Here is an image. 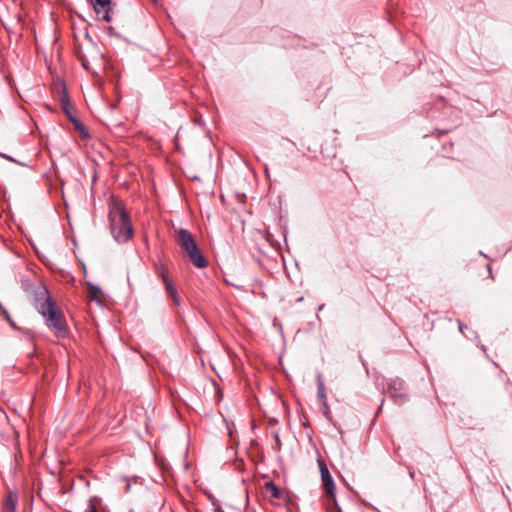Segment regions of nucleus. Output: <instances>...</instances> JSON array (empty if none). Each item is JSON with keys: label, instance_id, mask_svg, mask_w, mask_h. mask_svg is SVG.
<instances>
[{"label": "nucleus", "instance_id": "nucleus-14", "mask_svg": "<svg viewBox=\"0 0 512 512\" xmlns=\"http://www.w3.org/2000/svg\"><path fill=\"white\" fill-rule=\"evenodd\" d=\"M329 500L333 503V507L329 508V512H342L341 508L338 506L336 499L329 498Z\"/></svg>", "mask_w": 512, "mask_h": 512}, {"label": "nucleus", "instance_id": "nucleus-17", "mask_svg": "<svg viewBox=\"0 0 512 512\" xmlns=\"http://www.w3.org/2000/svg\"><path fill=\"white\" fill-rule=\"evenodd\" d=\"M466 328H467L466 325H464L463 323L459 322V330H460V332H463V330L466 329Z\"/></svg>", "mask_w": 512, "mask_h": 512}, {"label": "nucleus", "instance_id": "nucleus-21", "mask_svg": "<svg viewBox=\"0 0 512 512\" xmlns=\"http://www.w3.org/2000/svg\"><path fill=\"white\" fill-rule=\"evenodd\" d=\"M410 476L413 478L414 477V471H410Z\"/></svg>", "mask_w": 512, "mask_h": 512}, {"label": "nucleus", "instance_id": "nucleus-16", "mask_svg": "<svg viewBox=\"0 0 512 512\" xmlns=\"http://www.w3.org/2000/svg\"><path fill=\"white\" fill-rule=\"evenodd\" d=\"M0 156H1V157H3V158H5V159H7V160H9V161H12V162H14V161H15L12 157H10V156H8V155H5V154L0 153Z\"/></svg>", "mask_w": 512, "mask_h": 512}, {"label": "nucleus", "instance_id": "nucleus-5", "mask_svg": "<svg viewBox=\"0 0 512 512\" xmlns=\"http://www.w3.org/2000/svg\"><path fill=\"white\" fill-rule=\"evenodd\" d=\"M318 465L321 474L322 485L324 488V492L328 498H333L335 496V483L333 478L329 472V469L326 463L322 459H318Z\"/></svg>", "mask_w": 512, "mask_h": 512}, {"label": "nucleus", "instance_id": "nucleus-11", "mask_svg": "<svg viewBox=\"0 0 512 512\" xmlns=\"http://www.w3.org/2000/svg\"><path fill=\"white\" fill-rule=\"evenodd\" d=\"M95 500V497L89 499L86 512H97Z\"/></svg>", "mask_w": 512, "mask_h": 512}, {"label": "nucleus", "instance_id": "nucleus-10", "mask_svg": "<svg viewBox=\"0 0 512 512\" xmlns=\"http://www.w3.org/2000/svg\"><path fill=\"white\" fill-rule=\"evenodd\" d=\"M317 396H318V399L320 401H322L324 403V405L326 406V392H325V387H324V383L322 381L321 376H318Z\"/></svg>", "mask_w": 512, "mask_h": 512}, {"label": "nucleus", "instance_id": "nucleus-9", "mask_svg": "<svg viewBox=\"0 0 512 512\" xmlns=\"http://www.w3.org/2000/svg\"><path fill=\"white\" fill-rule=\"evenodd\" d=\"M265 492L273 499H280L282 491L276 486L273 481L266 482L264 485Z\"/></svg>", "mask_w": 512, "mask_h": 512}, {"label": "nucleus", "instance_id": "nucleus-13", "mask_svg": "<svg viewBox=\"0 0 512 512\" xmlns=\"http://www.w3.org/2000/svg\"><path fill=\"white\" fill-rule=\"evenodd\" d=\"M329 500L333 503V507L329 508V512H342L341 508L338 506L336 499L329 498Z\"/></svg>", "mask_w": 512, "mask_h": 512}, {"label": "nucleus", "instance_id": "nucleus-3", "mask_svg": "<svg viewBox=\"0 0 512 512\" xmlns=\"http://www.w3.org/2000/svg\"><path fill=\"white\" fill-rule=\"evenodd\" d=\"M177 242L185 250L190 261L197 268H205L208 264L206 258L199 251L192 234L186 229H180L177 233Z\"/></svg>", "mask_w": 512, "mask_h": 512}, {"label": "nucleus", "instance_id": "nucleus-8", "mask_svg": "<svg viewBox=\"0 0 512 512\" xmlns=\"http://www.w3.org/2000/svg\"><path fill=\"white\" fill-rule=\"evenodd\" d=\"M17 495L14 493H9L3 503L2 512H15L17 506Z\"/></svg>", "mask_w": 512, "mask_h": 512}, {"label": "nucleus", "instance_id": "nucleus-1", "mask_svg": "<svg viewBox=\"0 0 512 512\" xmlns=\"http://www.w3.org/2000/svg\"><path fill=\"white\" fill-rule=\"evenodd\" d=\"M35 308L44 318L46 326L58 336L66 335V321L62 312L57 308L56 302L50 297L47 289H43L35 295Z\"/></svg>", "mask_w": 512, "mask_h": 512}, {"label": "nucleus", "instance_id": "nucleus-18", "mask_svg": "<svg viewBox=\"0 0 512 512\" xmlns=\"http://www.w3.org/2000/svg\"><path fill=\"white\" fill-rule=\"evenodd\" d=\"M214 512H224V511L221 508H217V509H215Z\"/></svg>", "mask_w": 512, "mask_h": 512}, {"label": "nucleus", "instance_id": "nucleus-6", "mask_svg": "<svg viewBox=\"0 0 512 512\" xmlns=\"http://www.w3.org/2000/svg\"><path fill=\"white\" fill-rule=\"evenodd\" d=\"M156 273H157L158 277L161 278V280L165 286V289H166L167 293L173 299V302L176 305H179L180 300H179V297L177 294V290L173 284V281L169 278L168 269L163 264H160L159 267L157 268Z\"/></svg>", "mask_w": 512, "mask_h": 512}, {"label": "nucleus", "instance_id": "nucleus-4", "mask_svg": "<svg viewBox=\"0 0 512 512\" xmlns=\"http://www.w3.org/2000/svg\"><path fill=\"white\" fill-rule=\"evenodd\" d=\"M387 393L397 405H402L408 399L404 381L400 378H391L387 382Z\"/></svg>", "mask_w": 512, "mask_h": 512}, {"label": "nucleus", "instance_id": "nucleus-19", "mask_svg": "<svg viewBox=\"0 0 512 512\" xmlns=\"http://www.w3.org/2000/svg\"><path fill=\"white\" fill-rule=\"evenodd\" d=\"M3 309H5V308H4V307L2 306V304L0 303V313H2V312H3Z\"/></svg>", "mask_w": 512, "mask_h": 512}, {"label": "nucleus", "instance_id": "nucleus-20", "mask_svg": "<svg viewBox=\"0 0 512 512\" xmlns=\"http://www.w3.org/2000/svg\"><path fill=\"white\" fill-rule=\"evenodd\" d=\"M265 174L268 175L269 174V171H268V168L265 167Z\"/></svg>", "mask_w": 512, "mask_h": 512}, {"label": "nucleus", "instance_id": "nucleus-12", "mask_svg": "<svg viewBox=\"0 0 512 512\" xmlns=\"http://www.w3.org/2000/svg\"><path fill=\"white\" fill-rule=\"evenodd\" d=\"M89 293L92 296V298H95L98 296V294L101 293V289L98 286L92 285L89 287Z\"/></svg>", "mask_w": 512, "mask_h": 512}, {"label": "nucleus", "instance_id": "nucleus-2", "mask_svg": "<svg viewBox=\"0 0 512 512\" xmlns=\"http://www.w3.org/2000/svg\"><path fill=\"white\" fill-rule=\"evenodd\" d=\"M109 228L114 240L119 244L126 243L134 234L130 218L118 200H112L109 205Z\"/></svg>", "mask_w": 512, "mask_h": 512}, {"label": "nucleus", "instance_id": "nucleus-15", "mask_svg": "<svg viewBox=\"0 0 512 512\" xmlns=\"http://www.w3.org/2000/svg\"><path fill=\"white\" fill-rule=\"evenodd\" d=\"M1 314L5 317V319H6V320H7V321H8V322H9V323L14 327V328H16V325H15L14 321L11 319V317H10V315H9V313H8V311H7L6 309H3V312H2Z\"/></svg>", "mask_w": 512, "mask_h": 512}, {"label": "nucleus", "instance_id": "nucleus-22", "mask_svg": "<svg viewBox=\"0 0 512 512\" xmlns=\"http://www.w3.org/2000/svg\"><path fill=\"white\" fill-rule=\"evenodd\" d=\"M275 438H276V441L279 443V437H278V435H276V437H275Z\"/></svg>", "mask_w": 512, "mask_h": 512}, {"label": "nucleus", "instance_id": "nucleus-7", "mask_svg": "<svg viewBox=\"0 0 512 512\" xmlns=\"http://www.w3.org/2000/svg\"><path fill=\"white\" fill-rule=\"evenodd\" d=\"M99 2H100L99 5H98V1L97 0H94V1H92L90 3L93 6V9H94L95 13L102 20H104L105 22H110L112 20L111 15H110V10H111L110 4H111V1L110 0H99Z\"/></svg>", "mask_w": 512, "mask_h": 512}]
</instances>
